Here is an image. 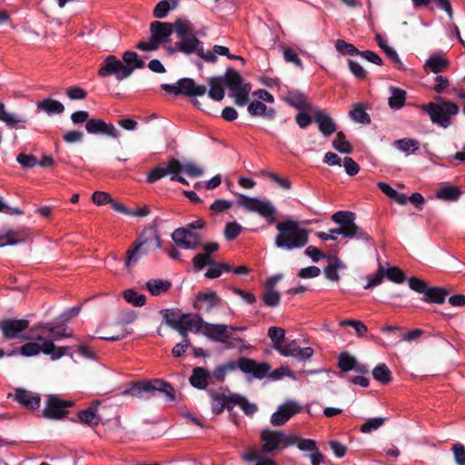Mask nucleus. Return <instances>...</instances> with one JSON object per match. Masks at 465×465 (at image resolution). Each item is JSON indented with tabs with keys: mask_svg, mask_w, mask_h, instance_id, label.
I'll return each instance as SVG.
<instances>
[{
	"mask_svg": "<svg viewBox=\"0 0 465 465\" xmlns=\"http://www.w3.org/2000/svg\"><path fill=\"white\" fill-rule=\"evenodd\" d=\"M356 214L349 211H339L332 214L331 220L340 225L339 228L331 229L329 232H318L316 235L322 241H336L337 234H341L345 238L349 239H360L369 241L370 236L368 233L360 226H358L354 221Z\"/></svg>",
	"mask_w": 465,
	"mask_h": 465,
	"instance_id": "obj_1",
	"label": "nucleus"
},
{
	"mask_svg": "<svg viewBox=\"0 0 465 465\" xmlns=\"http://www.w3.org/2000/svg\"><path fill=\"white\" fill-rule=\"evenodd\" d=\"M278 232L275 245L283 250L292 251L304 247L308 242L309 231L299 226L293 220H286L276 224Z\"/></svg>",
	"mask_w": 465,
	"mask_h": 465,
	"instance_id": "obj_2",
	"label": "nucleus"
},
{
	"mask_svg": "<svg viewBox=\"0 0 465 465\" xmlns=\"http://www.w3.org/2000/svg\"><path fill=\"white\" fill-rule=\"evenodd\" d=\"M162 240L156 229L149 228L142 232L138 239L134 242L133 247L126 252L124 261L125 267L135 265L143 255L148 253L150 247L160 249Z\"/></svg>",
	"mask_w": 465,
	"mask_h": 465,
	"instance_id": "obj_3",
	"label": "nucleus"
},
{
	"mask_svg": "<svg viewBox=\"0 0 465 465\" xmlns=\"http://www.w3.org/2000/svg\"><path fill=\"white\" fill-rule=\"evenodd\" d=\"M155 391L163 392L167 400L173 401L175 399V391L173 387L160 379L152 381L133 382L129 388L122 391L123 396H134L142 399L143 393H150L153 395Z\"/></svg>",
	"mask_w": 465,
	"mask_h": 465,
	"instance_id": "obj_4",
	"label": "nucleus"
},
{
	"mask_svg": "<svg viewBox=\"0 0 465 465\" xmlns=\"http://www.w3.org/2000/svg\"><path fill=\"white\" fill-rule=\"evenodd\" d=\"M421 108L429 114L432 123L443 128L451 124V116L456 115L460 111L455 103L445 101L442 97L438 98V103L430 102L423 104Z\"/></svg>",
	"mask_w": 465,
	"mask_h": 465,
	"instance_id": "obj_5",
	"label": "nucleus"
},
{
	"mask_svg": "<svg viewBox=\"0 0 465 465\" xmlns=\"http://www.w3.org/2000/svg\"><path fill=\"white\" fill-rule=\"evenodd\" d=\"M260 440L262 442V452L270 454L294 446L296 436L286 433L283 430L264 429L260 433Z\"/></svg>",
	"mask_w": 465,
	"mask_h": 465,
	"instance_id": "obj_6",
	"label": "nucleus"
},
{
	"mask_svg": "<svg viewBox=\"0 0 465 465\" xmlns=\"http://www.w3.org/2000/svg\"><path fill=\"white\" fill-rule=\"evenodd\" d=\"M236 203L248 212L258 213L266 220L268 224H272L276 222L277 210L273 203L268 199L240 194Z\"/></svg>",
	"mask_w": 465,
	"mask_h": 465,
	"instance_id": "obj_7",
	"label": "nucleus"
},
{
	"mask_svg": "<svg viewBox=\"0 0 465 465\" xmlns=\"http://www.w3.org/2000/svg\"><path fill=\"white\" fill-rule=\"evenodd\" d=\"M222 77L235 104L239 106H244L249 101L251 84L244 83L241 74L233 68H228Z\"/></svg>",
	"mask_w": 465,
	"mask_h": 465,
	"instance_id": "obj_8",
	"label": "nucleus"
},
{
	"mask_svg": "<svg viewBox=\"0 0 465 465\" xmlns=\"http://www.w3.org/2000/svg\"><path fill=\"white\" fill-rule=\"evenodd\" d=\"M176 35L180 37L177 43L179 51L187 54H197L203 43L195 36L193 27L188 20H176Z\"/></svg>",
	"mask_w": 465,
	"mask_h": 465,
	"instance_id": "obj_9",
	"label": "nucleus"
},
{
	"mask_svg": "<svg viewBox=\"0 0 465 465\" xmlns=\"http://www.w3.org/2000/svg\"><path fill=\"white\" fill-rule=\"evenodd\" d=\"M183 173V164L176 158H171L168 161L166 166L158 165L153 168L146 177V181L149 183H153L154 182L169 175L171 181H176L183 184H188V182L180 175Z\"/></svg>",
	"mask_w": 465,
	"mask_h": 465,
	"instance_id": "obj_10",
	"label": "nucleus"
},
{
	"mask_svg": "<svg viewBox=\"0 0 465 465\" xmlns=\"http://www.w3.org/2000/svg\"><path fill=\"white\" fill-rule=\"evenodd\" d=\"M30 332L32 338L36 341L51 340L53 343L54 341L71 337L73 334L72 330L64 324H57L55 326L38 324L31 328Z\"/></svg>",
	"mask_w": 465,
	"mask_h": 465,
	"instance_id": "obj_11",
	"label": "nucleus"
},
{
	"mask_svg": "<svg viewBox=\"0 0 465 465\" xmlns=\"http://www.w3.org/2000/svg\"><path fill=\"white\" fill-rule=\"evenodd\" d=\"M42 344L36 342H28L20 348L22 355L26 357L35 356L41 351L46 355H50L53 360H58L65 354L66 347H56L53 341H41Z\"/></svg>",
	"mask_w": 465,
	"mask_h": 465,
	"instance_id": "obj_12",
	"label": "nucleus"
},
{
	"mask_svg": "<svg viewBox=\"0 0 465 465\" xmlns=\"http://www.w3.org/2000/svg\"><path fill=\"white\" fill-rule=\"evenodd\" d=\"M161 88L167 93L188 97L203 96L207 90L205 85L196 84L192 78H182L175 84H163Z\"/></svg>",
	"mask_w": 465,
	"mask_h": 465,
	"instance_id": "obj_13",
	"label": "nucleus"
},
{
	"mask_svg": "<svg viewBox=\"0 0 465 465\" xmlns=\"http://www.w3.org/2000/svg\"><path fill=\"white\" fill-rule=\"evenodd\" d=\"M172 240L178 247L187 250H196L200 247L203 237L195 231L180 227L173 232Z\"/></svg>",
	"mask_w": 465,
	"mask_h": 465,
	"instance_id": "obj_14",
	"label": "nucleus"
},
{
	"mask_svg": "<svg viewBox=\"0 0 465 465\" xmlns=\"http://www.w3.org/2000/svg\"><path fill=\"white\" fill-rule=\"evenodd\" d=\"M114 414V408L107 400L94 401L89 405V426L109 421Z\"/></svg>",
	"mask_w": 465,
	"mask_h": 465,
	"instance_id": "obj_15",
	"label": "nucleus"
},
{
	"mask_svg": "<svg viewBox=\"0 0 465 465\" xmlns=\"http://www.w3.org/2000/svg\"><path fill=\"white\" fill-rule=\"evenodd\" d=\"M98 74L102 77L114 75L119 81L130 76V71L124 68L122 61L114 55H108L101 64Z\"/></svg>",
	"mask_w": 465,
	"mask_h": 465,
	"instance_id": "obj_16",
	"label": "nucleus"
},
{
	"mask_svg": "<svg viewBox=\"0 0 465 465\" xmlns=\"http://www.w3.org/2000/svg\"><path fill=\"white\" fill-rule=\"evenodd\" d=\"M29 321L26 319H7L0 322V330L5 339L23 338L33 339L32 336H21V332L29 328Z\"/></svg>",
	"mask_w": 465,
	"mask_h": 465,
	"instance_id": "obj_17",
	"label": "nucleus"
},
{
	"mask_svg": "<svg viewBox=\"0 0 465 465\" xmlns=\"http://www.w3.org/2000/svg\"><path fill=\"white\" fill-rule=\"evenodd\" d=\"M73 401L62 400L56 395H49L44 415L49 419H62L68 414L67 409L73 406Z\"/></svg>",
	"mask_w": 465,
	"mask_h": 465,
	"instance_id": "obj_18",
	"label": "nucleus"
},
{
	"mask_svg": "<svg viewBox=\"0 0 465 465\" xmlns=\"http://www.w3.org/2000/svg\"><path fill=\"white\" fill-rule=\"evenodd\" d=\"M302 407L299 403L288 401L280 405L271 417V423L275 427L284 425L292 417L300 413Z\"/></svg>",
	"mask_w": 465,
	"mask_h": 465,
	"instance_id": "obj_19",
	"label": "nucleus"
},
{
	"mask_svg": "<svg viewBox=\"0 0 465 465\" xmlns=\"http://www.w3.org/2000/svg\"><path fill=\"white\" fill-rule=\"evenodd\" d=\"M208 394L211 399L212 411L215 415H219L227 410L231 414L233 409V394L225 395L214 390H209Z\"/></svg>",
	"mask_w": 465,
	"mask_h": 465,
	"instance_id": "obj_20",
	"label": "nucleus"
},
{
	"mask_svg": "<svg viewBox=\"0 0 465 465\" xmlns=\"http://www.w3.org/2000/svg\"><path fill=\"white\" fill-rule=\"evenodd\" d=\"M173 32L176 33V21L173 24L153 21L150 25V35L160 45L168 43Z\"/></svg>",
	"mask_w": 465,
	"mask_h": 465,
	"instance_id": "obj_21",
	"label": "nucleus"
},
{
	"mask_svg": "<svg viewBox=\"0 0 465 465\" xmlns=\"http://www.w3.org/2000/svg\"><path fill=\"white\" fill-rule=\"evenodd\" d=\"M240 370L244 373L252 374L255 379H262L268 375L271 366L266 362L259 363L252 359L241 357Z\"/></svg>",
	"mask_w": 465,
	"mask_h": 465,
	"instance_id": "obj_22",
	"label": "nucleus"
},
{
	"mask_svg": "<svg viewBox=\"0 0 465 465\" xmlns=\"http://www.w3.org/2000/svg\"><path fill=\"white\" fill-rule=\"evenodd\" d=\"M204 324L203 319L198 314L186 313L180 315V323L177 331L183 337L188 336L189 331H199Z\"/></svg>",
	"mask_w": 465,
	"mask_h": 465,
	"instance_id": "obj_23",
	"label": "nucleus"
},
{
	"mask_svg": "<svg viewBox=\"0 0 465 465\" xmlns=\"http://www.w3.org/2000/svg\"><path fill=\"white\" fill-rule=\"evenodd\" d=\"M312 113L313 114V122L318 124L320 132L324 136H330L336 133V124L329 114L320 108H315Z\"/></svg>",
	"mask_w": 465,
	"mask_h": 465,
	"instance_id": "obj_24",
	"label": "nucleus"
},
{
	"mask_svg": "<svg viewBox=\"0 0 465 465\" xmlns=\"http://www.w3.org/2000/svg\"><path fill=\"white\" fill-rule=\"evenodd\" d=\"M221 298L215 292H199L193 303L194 309L210 312L213 308L221 304Z\"/></svg>",
	"mask_w": 465,
	"mask_h": 465,
	"instance_id": "obj_25",
	"label": "nucleus"
},
{
	"mask_svg": "<svg viewBox=\"0 0 465 465\" xmlns=\"http://www.w3.org/2000/svg\"><path fill=\"white\" fill-rule=\"evenodd\" d=\"M338 367L341 371H354L360 374H367L369 369L365 364L360 363L349 352H341L338 357Z\"/></svg>",
	"mask_w": 465,
	"mask_h": 465,
	"instance_id": "obj_26",
	"label": "nucleus"
},
{
	"mask_svg": "<svg viewBox=\"0 0 465 465\" xmlns=\"http://www.w3.org/2000/svg\"><path fill=\"white\" fill-rule=\"evenodd\" d=\"M296 440L297 441L295 442V445L300 450L311 451L310 460L312 465H316L317 463H324V456L320 451L314 440L301 439L296 436Z\"/></svg>",
	"mask_w": 465,
	"mask_h": 465,
	"instance_id": "obj_27",
	"label": "nucleus"
},
{
	"mask_svg": "<svg viewBox=\"0 0 465 465\" xmlns=\"http://www.w3.org/2000/svg\"><path fill=\"white\" fill-rule=\"evenodd\" d=\"M89 134L105 135L112 138L119 136V132L114 124H106L98 118H89Z\"/></svg>",
	"mask_w": 465,
	"mask_h": 465,
	"instance_id": "obj_28",
	"label": "nucleus"
},
{
	"mask_svg": "<svg viewBox=\"0 0 465 465\" xmlns=\"http://www.w3.org/2000/svg\"><path fill=\"white\" fill-rule=\"evenodd\" d=\"M283 100L291 106L298 110H308L312 112L315 108L307 101V97L297 90L288 91Z\"/></svg>",
	"mask_w": 465,
	"mask_h": 465,
	"instance_id": "obj_29",
	"label": "nucleus"
},
{
	"mask_svg": "<svg viewBox=\"0 0 465 465\" xmlns=\"http://www.w3.org/2000/svg\"><path fill=\"white\" fill-rule=\"evenodd\" d=\"M15 399L23 406L28 409H36L40 406L39 395L25 389H16Z\"/></svg>",
	"mask_w": 465,
	"mask_h": 465,
	"instance_id": "obj_30",
	"label": "nucleus"
},
{
	"mask_svg": "<svg viewBox=\"0 0 465 465\" xmlns=\"http://www.w3.org/2000/svg\"><path fill=\"white\" fill-rule=\"evenodd\" d=\"M205 335L211 340L223 342L226 338L229 329H236L235 326H228L225 324H205Z\"/></svg>",
	"mask_w": 465,
	"mask_h": 465,
	"instance_id": "obj_31",
	"label": "nucleus"
},
{
	"mask_svg": "<svg viewBox=\"0 0 465 465\" xmlns=\"http://www.w3.org/2000/svg\"><path fill=\"white\" fill-rule=\"evenodd\" d=\"M375 40L379 47L382 49L386 55L394 63L395 66L401 71H405L406 68L400 59L397 52L392 47L388 45L387 40L381 35H376Z\"/></svg>",
	"mask_w": 465,
	"mask_h": 465,
	"instance_id": "obj_32",
	"label": "nucleus"
},
{
	"mask_svg": "<svg viewBox=\"0 0 465 465\" xmlns=\"http://www.w3.org/2000/svg\"><path fill=\"white\" fill-rule=\"evenodd\" d=\"M210 89L208 91V95L214 101L220 102L224 98L225 93L223 86L224 81L222 76H214L211 77L208 81Z\"/></svg>",
	"mask_w": 465,
	"mask_h": 465,
	"instance_id": "obj_33",
	"label": "nucleus"
},
{
	"mask_svg": "<svg viewBox=\"0 0 465 465\" xmlns=\"http://www.w3.org/2000/svg\"><path fill=\"white\" fill-rule=\"evenodd\" d=\"M210 377L209 371L203 367H196L193 369L190 377V383L193 387L199 390H203L208 385V378Z\"/></svg>",
	"mask_w": 465,
	"mask_h": 465,
	"instance_id": "obj_34",
	"label": "nucleus"
},
{
	"mask_svg": "<svg viewBox=\"0 0 465 465\" xmlns=\"http://www.w3.org/2000/svg\"><path fill=\"white\" fill-rule=\"evenodd\" d=\"M248 113L252 116H263L268 119H272L275 115V111L272 108H268L263 103L259 100L252 101L248 105Z\"/></svg>",
	"mask_w": 465,
	"mask_h": 465,
	"instance_id": "obj_35",
	"label": "nucleus"
},
{
	"mask_svg": "<svg viewBox=\"0 0 465 465\" xmlns=\"http://www.w3.org/2000/svg\"><path fill=\"white\" fill-rule=\"evenodd\" d=\"M391 96L388 99V104L391 109L399 110L405 104L407 98V93L401 88L391 86L390 87Z\"/></svg>",
	"mask_w": 465,
	"mask_h": 465,
	"instance_id": "obj_36",
	"label": "nucleus"
},
{
	"mask_svg": "<svg viewBox=\"0 0 465 465\" xmlns=\"http://www.w3.org/2000/svg\"><path fill=\"white\" fill-rule=\"evenodd\" d=\"M449 294V291L443 288L439 287H428L424 296L423 301L430 303H443L447 295Z\"/></svg>",
	"mask_w": 465,
	"mask_h": 465,
	"instance_id": "obj_37",
	"label": "nucleus"
},
{
	"mask_svg": "<svg viewBox=\"0 0 465 465\" xmlns=\"http://www.w3.org/2000/svg\"><path fill=\"white\" fill-rule=\"evenodd\" d=\"M124 68L130 71V75L135 69L143 68L144 62L138 57V54L133 51H126L123 54Z\"/></svg>",
	"mask_w": 465,
	"mask_h": 465,
	"instance_id": "obj_38",
	"label": "nucleus"
},
{
	"mask_svg": "<svg viewBox=\"0 0 465 465\" xmlns=\"http://www.w3.org/2000/svg\"><path fill=\"white\" fill-rule=\"evenodd\" d=\"M425 67L434 74L442 73L449 67V61L442 55L432 54L427 60Z\"/></svg>",
	"mask_w": 465,
	"mask_h": 465,
	"instance_id": "obj_39",
	"label": "nucleus"
},
{
	"mask_svg": "<svg viewBox=\"0 0 465 465\" xmlns=\"http://www.w3.org/2000/svg\"><path fill=\"white\" fill-rule=\"evenodd\" d=\"M414 7L420 8L429 6L430 4L433 3L440 9L444 10L450 18L453 16V11L449 0H411Z\"/></svg>",
	"mask_w": 465,
	"mask_h": 465,
	"instance_id": "obj_40",
	"label": "nucleus"
},
{
	"mask_svg": "<svg viewBox=\"0 0 465 465\" xmlns=\"http://www.w3.org/2000/svg\"><path fill=\"white\" fill-rule=\"evenodd\" d=\"M27 237L25 231H8L5 234L0 235V247L13 245L24 242Z\"/></svg>",
	"mask_w": 465,
	"mask_h": 465,
	"instance_id": "obj_41",
	"label": "nucleus"
},
{
	"mask_svg": "<svg viewBox=\"0 0 465 465\" xmlns=\"http://www.w3.org/2000/svg\"><path fill=\"white\" fill-rule=\"evenodd\" d=\"M146 288L152 295L159 296L170 290L171 282L166 280L152 279L146 282Z\"/></svg>",
	"mask_w": 465,
	"mask_h": 465,
	"instance_id": "obj_42",
	"label": "nucleus"
},
{
	"mask_svg": "<svg viewBox=\"0 0 465 465\" xmlns=\"http://www.w3.org/2000/svg\"><path fill=\"white\" fill-rule=\"evenodd\" d=\"M37 108L46 112L48 114H62L64 110V106L61 102L51 98H46L39 102Z\"/></svg>",
	"mask_w": 465,
	"mask_h": 465,
	"instance_id": "obj_43",
	"label": "nucleus"
},
{
	"mask_svg": "<svg viewBox=\"0 0 465 465\" xmlns=\"http://www.w3.org/2000/svg\"><path fill=\"white\" fill-rule=\"evenodd\" d=\"M235 405H238L249 416L254 414L258 410L256 404L250 402L245 397L237 393L233 394V407Z\"/></svg>",
	"mask_w": 465,
	"mask_h": 465,
	"instance_id": "obj_44",
	"label": "nucleus"
},
{
	"mask_svg": "<svg viewBox=\"0 0 465 465\" xmlns=\"http://www.w3.org/2000/svg\"><path fill=\"white\" fill-rule=\"evenodd\" d=\"M372 376L377 381L382 384H387L391 381V371L385 363L378 364L372 370Z\"/></svg>",
	"mask_w": 465,
	"mask_h": 465,
	"instance_id": "obj_45",
	"label": "nucleus"
},
{
	"mask_svg": "<svg viewBox=\"0 0 465 465\" xmlns=\"http://www.w3.org/2000/svg\"><path fill=\"white\" fill-rule=\"evenodd\" d=\"M0 121L5 122L11 127H15L20 123H25V120L20 118L17 114L7 112L3 103H0Z\"/></svg>",
	"mask_w": 465,
	"mask_h": 465,
	"instance_id": "obj_46",
	"label": "nucleus"
},
{
	"mask_svg": "<svg viewBox=\"0 0 465 465\" xmlns=\"http://www.w3.org/2000/svg\"><path fill=\"white\" fill-rule=\"evenodd\" d=\"M350 116L360 124H368L371 123V118L361 104H355L354 108L350 111Z\"/></svg>",
	"mask_w": 465,
	"mask_h": 465,
	"instance_id": "obj_47",
	"label": "nucleus"
},
{
	"mask_svg": "<svg viewBox=\"0 0 465 465\" xmlns=\"http://www.w3.org/2000/svg\"><path fill=\"white\" fill-rule=\"evenodd\" d=\"M268 337L276 350V346H282L284 343L285 331L281 327L272 326L268 329Z\"/></svg>",
	"mask_w": 465,
	"mask_h": 465,
	"instance_id": "obj_48",
	"label": "nucleus"
},
{
	"mask_svg": "<svg viewBox=\"0 0 465 465\" xmlns=\"http://www.w3.org/2000/svg\"><path fill=\"white\" fill-rule=\"evenodd\" d=\"M460 191L454 186H445L439 189L436 193L437 198L445 201H454L459 198Z\"/></svg>",
	"mask_w": 465,
	"mask_h": 465,
	"instance_id": "obj_49",
	"label": "nucleus"
},
{
	"mask_svg": "<svg viewBox=\"0 0 465 465\" xmlns=\"http://www.w3.org/2000/svg\"><path fill=\"white\" fill-rule=\"evenodd\" d=\"M222 343L225 344L228 348H236L240 351L249 348V346L245 344L244 340L233 335L231 330L227 331L226 338Z\"/></svg>",
	"mask_w": 465,
	"mask_h": 465,
	"instance_id": "obj_50",
	"label": "nucleus"
},
{
	"mask_svg": "<svg viewBox=\"0 0 465 465\" xmlns=\"http://www.w3.org/2000/svg\"><path fill=\"white\" fill-rule=\"evenodd\" d=\"M385 278L395 282L402 283L406 280V276L401 269L396 266H389L384 268Z\"/></svg>",
	"mask_w": 465,
	"mask_h": 465,
	"instance_id": "obj_51",
	"label": "nucleus"
},
{
	"mask_svg": "<svg viewBox=\"0 0 465 465\" xmlns=\"http://www.w3.org/2000/svg\"><path fill=\"white\" fill-rule=\"evenodd\" d=\"M262 300L268 307H276L280 304L281 294L275 290L265 289Z\"/></svg>",
	"mask_w": 465,
	"mask_h": 465,
	"instance_id": "obj_52",
	"label": "nucleus"
},
{
	"mask_svg": "<svg viewBox=\"0 0 465 465\" xmlns=\"http://www.w3.org/2000/svg\"><path fill=\"white\" fill-rule=\"evenodd\" d=\"M384 278V267L380 264L375 273L366 277L367 284L364 286V289L369 290L381 284Z\"/></svg>",
	"mask_w": 465,
	"mask_h": 465,
	"instance_id": "obj_53",
	"label": "nucleus"
},
{
	"mask_svg": "<svg viewBox=\"0 0 465 465\" xmlns=\"http://www.w3.org/2000/svg\"><path fill=\"white\" fill-rule=\"evenodd\" d=\"M332 146L335 150L342 153H350L352 152V146L345 140L342 132L337 133V138L332 141Z\"/></svg>",
	"mask_w": 465,
	"mask_h": 465,
	"instance_id": "obj_54",
	"label": "nucleus"
},
{
	"mask_svg": "<svg viewBox=\"0 0 465 465\" xmlns=\"http://www.w3.org/2000/svg\"><path fill=\"white\" fill-rule=\"evenodd\" d=\"M124 298L127 302L134 306H143L146 302V297L143 294L138 293L131 289L124 292Z\"/></svg>",
	"mask_w": 465,
	"mask_h": 465,
	"instance_id": "obj_55",
	"label": "nucleus"
},
{
	"mask_svg": "<svg viewBox=\"0 0 465 465\" xmlns=\"http://www.w3.org/2000/svg\"><path fill=\"white\" fill-rule=\"evenodd\" d=\"M161 314L166 323V325L170 326L173 330L177 331V328L180 323V315L178 312L174 311H171L168 309L162 310Z\"/></svg>",
	"mask_w": 465,
	"mask_h": 465,
	"instance_id": "obj_56",
	"label": "nucleus"
},
{
	"mask_svg": "<svg viewBox=\"0 0 465 465\" xmlns=\"http://www.w3.org/2000/svg\"><path fill=\"white\" fill-rule=\"evenodd\" d=\"M395 145L398 149L403 152H416L420 148V143L417 140L411 138H403L395 141Z\"/></svg>",
	"mask_w": 465,
	"mask_h": 465,
	"instance_id": "obj_57",
	"label": "nucleus"
},
{
	"mask_svg": "<svg viewBox=\"0 0 465 465\" xmlns=\"http://www.w3.org/2000/svg\"><path fill=\"white\" fill-rule=\"evenodd\" d=\"M335 48L341 54L359 55L360 54V51L353 45L342 39H338L335 42Z\"/></svg>",
	"mask_w": 465,
	"mask_h": 465,
	"instance_id": "obj_58",
	"label": "nucleus"
},
{
	"mask_svg": "<svg viewBox=\"0 0 465 465\" xmlns=\"http://www.w3.org/2000/svg\"><path fill=\"white\" fill-rule=\"evenodd\" d=\"M384 418H371L368 419L361 426L360 430L362 433H371L373 430H378L384 423Z\"/></svg>",
	"mask_w": 465,
	"mask_h": 465,
	"instance_id": "obj_59",
	"label": "nucleus"
},
{
	"mask_svg": "<svg viewBox=\"0 0 465 465\" xmlns=\"http://www.w3.org/2000/svg\"><path fill=\"white\" fill-rule=\"evenodd\" d=\"M175 9V3L170 4L168 1L159 2L153 9V16L156 18H164L168 12Z\"/></svg>",
	"mask_w": 465,
	"mask_h": 465,
	"instance_id": "obj_60",
	"label": "nucleus"
},
{
	"mask_svg": "<svg viewBox=\"0 0 465 465\" xmlns=\"http://www.w3.org/2000/svg\"><path fill=\"white\" fill-rule=\"evenodd\" d=\"M242 232V226L236 222L228 223L224 228V237L228 241L236 239Z\"/></svg>",
	"mask_w": 465,
	"mask_h": 465,
	"instance_id": "obj_61",
	"label": "nucleus"
},
{
	"mask_svg": "<svg viewBox=\"0 0 465 465\" xmlns=\"http://www.w3.org/2000/svg\"><path fill=\"white\" fill-rule=\"evenodd\" d=\"M213 261V259L211 256H207L203 252L194 255L192 260L193 267L197 271L203 270L206 265L210 266Z\"/></svg>",
	"mask_w": 465,
	"mask_h": 465,
	"instance_id": "obj_62",
	"label": "nucleus"
},
{
	"mask_svg": "<svg viewBox=\"0 0 465 465\" xmlns=\"http://www.w3.org/2000/svg\"><path fill=\"white\" fill-rule=\"evenodd\" d=\"M408 283H409V287L412 291H414L418 293H422L423 295L425 294V292L429 287L425 281H423L420 278H417V277H411L408 280Z\"/></svg>",
	"mask_w": 465,
	"mask_h": 465,
	"instance_id": "obj_63",
	"label": "nucleus"
},
{
	"mask_svg": "<svg viewBox=\"0 0 465 465\" xmlns=\"http://www.w3.org/2000/svg\"><path fill=\"white\" fill-rule=\"evenodd\" d=\"M452 451L457 465H465V447L461 443H455Z\"/></svg>",
	"mask_w": 465,
	"mask_h": 465,
	"instance_id": "obj_64",
	"label": "nucleus"
}]
</instances>
